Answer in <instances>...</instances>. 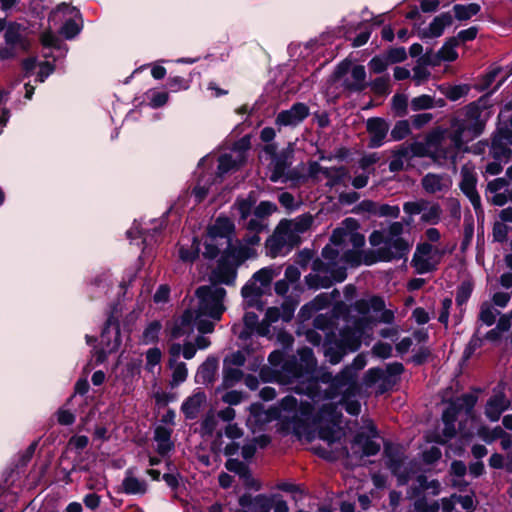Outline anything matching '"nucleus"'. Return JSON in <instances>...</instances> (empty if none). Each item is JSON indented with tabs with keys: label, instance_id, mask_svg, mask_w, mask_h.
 Instances as JSON below:
<instances>
[{
	"label": "nucleus",
	"instance_id": "nucleus-54",
	"mask_svg": "<svg viewBox=\"0 0 512 512\" xmlns=\"http://www.w3.org/2000/svg\"><path fill=\"white\" fill-rule=\"evenodd\" d=\"M429 205V201L426 199H420L417 201H408L403 204V211L410 216L418 215L424 212Z\"/></svg>",
	"mask_w": 512,
	"mask_h": 512
},
{
	"label": "nucleus",
	"instance_id": "nucleus-35",
	"mask_svg": "<svg viewBox=\"0 0 512 512\" xmlns=\"http://www.w3.org/2000/svg\"><path fill=\"white\" fill-rule=\"evenodd\" d=\"M481 10V7L477 3H469L467 5L455 4L453 6L454 16L459 21H467L472 16L477 15Z\"/></svg>",
	"mask_w": 512,
	"mask_h": 512
},
{
	"label": "nucleus",
	"instance_id": "nucleus-43",
	"mask_svg": "<svg viewBox=\"0 0 512 512\" xmlns=\"http://www.w3.org/2000/svg\"><path fill=\"white\" fill-rule=\"evenodd\" d=\"M391 107L397 117H405L408 114V97L402 93H396L391 100Z\"/></svg>",
	"mask_w": 512,
	"mask_h": 512
},
{
	"label": "nucleus",
	"instance_id": "nucleus-64",
	"mask_svg": "<svg viewBox=\"0 0 512 512\" xmlns=\"http://www.w3.org/2000/svg\"><path fill=\"white\" fill-rule=\"evenodd\" d=\"M392 350L391 344L378 341L372 347V354L380 359H388L392 356Z\"/></svg>",
	"mask_w": 512,
	"mask_h": 512
},
{
	"label": "nucleus",
	"instance_id": "nucleus-30",
	"mask_svg": "<svg viewBox=\"0 0 512 512\" xmlns=\"http://www.w3.org/2000/svg\"><path fill=\"white\" fill-rule=\"evenodd\" d=\"M437 89L450 101H457L462 97L467 96L471 87L469 84H458L453 86L448 84H441L437 87Z\"/></svg>",
	"mask_w": 512,
	"mask_h": 512
},
{
	"label": "nucleus",
	"instance_id": "nucleus-11",
	"mask_svg": "<svg viewBox=\"0 0 512 512\" xmlns=\"http://www.w3.org/2000/svg\"><path fill=\"white\" fill-rule=\"evenodd\" d=\"M368 321V318H361L355 323L356 329L345 328L340 332V339L337 341L346 351L355 352L360 348L361 334Z\"/></svg>",
	"mask_w": 512,
	"mask_h": 512
},
{
	"label": "nucleus",
	"instance_id": "nucleus-31",
	"mask_svg": "<svg viewBox=\"0 0 512 512\" xmlns=\"http://www.w3.org/2000/svg\"><path fill=\"white\" fill-rule=\"evenodd\" d=\"M341 417V413L337 410V406L333 403L322 405L318 412L313 417L315 424H320L323 421L336 423Z\"/></svg>",
	"mask_w": 512,
	"mask_h": 512
},
{
	"label": "nucleus",
	"instance_id": "nucleus-5",
	"mask_svg": "<svg viewBox=\"0 0 512 512\" xmlns=\"http://www.w3.org/2000/svg\"><path fill=\"white\" fill-rule=\"evenodd\" d=\"M352 212L355 214L368 213L373 216L396 219L400 215V208L398 205L381 204L370 199H365L358 203Z\"/></svg>",
	"mask_w": 512,
	"mask_h": 512
},
{
	"label": "nucleus",
	"instance_id": "nucleus-51",
	"mask_svg": "<svg viewBox=\"0 0 512 512\" xmlns=\"http://www.w3.org/2000/svg\"><path fill=\"white\" fill-rule=\"evenodd\" d=\"M474 234V218L471 214V212L468 210V213L465 214L464 217V231H463V239L461 246L462 248H465L466 246L470 245L473 239Z\"/></svg>",
	"mask_w": 512,
	"mask_h": 512
},
{
	"label": "nucleus",
	"instance_id": "nucleus-33",
	"mask_svg": "<svg viewBox=\"0 0 512 512\" xmlns=\"http://www.w3.org/2000/svg\"><path fill=\"white\" fill-rule=\"evenodd\" d=\"M451 125L452 127L461 128L464 134L470 135L471 139L479 137L485 129V122H473L469 120L454 119Z\"/></svg>",
	"mask_w": 512,
	"mask_h": 512
},
{
	"label": "nucleus",
	"instance_id": "nucleus-55",
	"mask_svg": "<svg viewBox=\"0 0 512 512\" xmlns=\"http://www.w3.org/2000/svg\"><path fill=\"white\" fill-rule=\"evenodd\" d=\"M191 85L190 79H185L181 76H169L167 79L166 86L171 92H178L181 90H188Z\"/></svg>",
	"mask_w": 512,
	"mask_h": 512
},
{
	"label": "nucleus",
	"instance_id": "nucleus-39",
	"mask_svg": "<svg viewBox=\"0 0 512 512\" xmlns=\"http://www.w3.org/2000/svg\"><path fill=\"white\" fill-rule=\"evenodd\" d=\"M442 176L435 173H427L421 180L422 188L429 194H435L443 190Z\"/></svg>",
	"mask_w": 512,
	"mask_h": 512
},
{
	"label": "nucleus",
	"instance_id": "nucleus-41",
	"mask_svg": "<svg viewBox=\"0 0 512 512\" xmlns=\"http://www.w3.org/2000/svg\"><path fill=\"white\" fill-rule=\"evenodd\" d=\"M305 283L309 289L317 290L319 288H330L333 285L331 277L310 273L305 276Z\"/></svg>",
	"mask_w": 512,
	"mask_h": 512
},
{
	"label": "nucleus",
	"instance_id": "nucleus-16",
	"mask_svg": "<svg viewBox=\"0 0 512 512\" xmlns=\"http://www.w3.org/2000/svg\"><path fill=\"white\" fill-rule=\"evenodd\" d=\"M453 17L450 12H443L434 17L428 28L418 32L421 39L438 38L443 35L446 27L452 25Z\"/></svg>",
	"mask_w": 512,
	"mask_h": 512
},
{
	"label": "nucleus",
	"instance_id": "nucleus-21",
	"mask_svg": "<svg viewBox=\"0 0 512 512\" xmlns=\"http://www.w3.org/2000/svg\"><path fill=\"white\" fill-rule=\"evenodd\" d=\"M351 76L353 81L349 79L343 81L342 87L344 90L361 93L368 87V83L366 82V70L363 65H355L351 70Z\"/></svg>",
	"mask_w": 512,
	"mask_h": 512
},
{
	"label": "nucleus",
	"instance_id": "nucleus-3",
	"mask_svg": "<svg viewBox=\"0 0 512 512\" xmlns=\"http://www.w3.org/2000/svg\"><path fill=\"white\" fill-rule=\"evenodd\" d=\"M362 384L351 374L350 368H344L333 375L332 383L324 391V397L328 400L341 396L343 399L354 398L360 394Z\"/></svg>",
	"mask_w": 512,
	"mask_h": 512
},
{
	"label": "nucleus",
	"instance_id": "nucleus-10",
	"mask_svg": "<svg viewBox=\"0 0 512 512\" xmlns=\"http://www.w3.org/2000/svg\"><path fill=\"white\" fill-rule=\"evenodd\" d=\"M238 267L226 261L225 258H219L216 268L210 274V282L213 285L224 284L234 286L237 278Z\"/></svg>",
	"mask_w": 512,
	"mask_h": 512
},
{
	"label": "nucleus",
	"instance_id": "nucleus-24",
	"mask_svg": "<svg viewBox=\"0 0 512 512\" xmlns=\"http://www.w3.org/2000/svg\"><path fill=\"white\" fill-rule=\"evenodd\" d=\"M257 203V194L255 191H250L246 197L238 196L232 205V209H236L239 214V222L247 220L252 214Z\"/></svg>",
	"mask_w": 512,
	"mask_h": 512
},
{
	"label": "nucleus",
	"instance_id": "nucleus-36",
	"mask_svg": "<svg viewBox=\"0 0 512 512\" xmlns=\"http://www.w3.org/2000/svg\"><path fill=\"white\" fill-rule=\"evenodd\" d=\"M474 393H465L462 394L456 401H458L461 405H463V409L467 416L472 417L474 412V407L478 401V394L483 392V389L480 387H472L471 388Z\"/></svg>",
	"mask_w": 512,
	"mask_h": 512
},
{
	"label": "nucleus",
	"instance_id": "nucleus-19",
	"mask_svg": "<svg viewBox=\"0 0 512 512\" xmlns=\"http://www.w3.org/2000/svg\"><path fill=\"white\" fill-rule=\"evenodd\" d=\"M323 352L332 365L340 363L347 353L343 346L339 344L333 333L327 334L323 342Z\"/></svg>",
	"mask_w": 512,
	"mask_h": 512
},
{
	"label": "nucleus",
	"instance_id": "nucleus-44",
	"mask_svg": "<svg viewBox=\"0 0 512 512\" xmlns=\"http://www.w3.org/2000/svg\"><path fill=\"white\" fill-rule=\"evenodd\" d=\"M442 215L441 206L438 203L432 204L422 212L421 221L426 224L436 225L440 222Z\"/></svg>",
	"mask_w": 512,
	"mask_h": 512
},
{
	"label": "nucleus",
	"instance_id": "nucleus-53",
	"mask_svg": "<svg viewBox=\"0 0 512 512\" xmlns=\"http://www.w3.org/2000/svg\"><path fill=\"white\" fill-rule=\"evenodd\" d=\"M478 434L487 443H492L497 439H501L503 436H507V432H505L500 426H496L492 430H489L486 426H482L479 429Z\"/></svg>",
	"mask_w": 512,
	"mask_h": 512
},
{
	"label": "nucleus",
	"instance_id": "nucleus-15",
	"mask_svg": "<svg viewBox=\"0 0 512 512\" xmlns=\"http://www.w3.org/2000/svg\"><path fill=\"white\" fill-rule=\"evenodd\" d=\"M273 498L275 496H267L258 494L252 497L249 493H244L238 499V503L243 508H250L251 512H270L273 507Z\"/></svg>",
	"mask_w": 512,
	"mask_h": 512
},
{
	"label": "nucleus",
	"instance_id": "nucleus-4",
	"mask_svg": "<svg viewBox=\"0 0 512 512\" xmlns=\"http://www.w3.org/2000/svg\"><path fill=\"white\" fill-rule=\"evenodd\" d=\"M116 312V307L109 311L100 335L101 344L108 349L109 353L117 352L122 343L120 321Z\"/></svg>",
	"mask_w": 512,
	"mask_h": 512
},
{
	"label": "nucleus",
	"instance_id": "nucleus-25",
	"mask_svg": "<svg viewBox=\"0 0 512 512\" xmlns=\"http://www.w3.org/2000/svg\"><path fill=\"white\" fill-rule=\"evenodd\" d=\"M384 455L386 457V466L392 474L398 469H401L406 456L396 446H393L390 442L384 444Z\"/></svg>",
	"mask_w": 512,
	"mask_h": 512
},
{
	"label": "nucleus",
	"instance_id": "nucleus-48",
	"mask_svg": "<svg viewBox=\"0 0 512 512\" xmlns=\"http://www.w3.org/2000/svg\"><path fill=\"white\" fill-rule=\"evenodd\" d=\"M146 96L149 100L148 105L153 109H158V108L164 106L168 102V99H169V94H168V92H165V91L149 90L146 93Z\"/></svg>",
	"mask_w": 512,
	"mask_h": 512
},
{
	"label": "nucleus",
	"instance_id": "nucleus-13",
	"mask_svg": "<svg viewBox=\"0 0 512 512\" xmlns=\"http://www.w3.org/2000/svg\"><path fill=\"white\" fill-rule=\"evenodd\" d=\"M294 157V144L289 143L288 146L282 149L277 156L272 160L273 169L270 175V181L278 182L285 175V171L292 165Z\"/></svg>",
	"mask_w": 512,
	"mask_h": 512
},
{
	"label": "nucleus",
	"instance_id": "nucleus-59",
	"mask_svg": "<svg viewBox=\"0 0 512 512\" xmlns=\"http://www.w3.org/2000/svg\"><path fill=\"white\" fill-rule=\"evenodd\" d=\"M501 70H502L501 67H495V68L490 69L486 74H484L481 77L480 83L477 84L475 86V88L478 91H485V90H487L492 85V83L495 81L496 77L501 72Z\"/></svg>",
	"mask_w": 512,
	"mask_h": 512
},
{
	"label": "nucleus",
	"instance_id": "nucleus-38",
	"mask_svg": "<svg viewBox=\"0 0 512 512\" xmlns=\"http://www.w3.org/2000/svg\"><path fill=\"white\" fill-rule=\"evenodd\" d=\"M461 176L462 179L459 187L465 196L478 192L476 189L477 177L473 172L463 167L461 170Z\"/></svg>",
	"mask_w": 512,
	"mask_h": 512
},
{
	"label": "nucleus",
	"instance_id": "nucleus-56",
	"mask_svg": "<svg viewBox=\"0 0 512 512\" xmlns=\"http://www.w3.org/2000/svg\"><path fill=\"white\" fill-rule=\"evenodd\" d=\"M277 210L275 203L271 201H261L253 210V214L256 218L263 219L269 217L272 213Z\"/></svg>",
	"mask_w": 512,
	"mask_h": 512
},
{
	"label": "nucleus",
	"instance_id": "nucleus-23",
	"mask_svg": "<svg viewBox=\"0 0 512 512\" xmlns=\"http://www.w3.org/2000/svg\"><path fill=\"white\" fill-rule=\"evenodd\" d=\"M505 81H506V78L501 79L491 92L481 96L478 100L473 101V102L469 103L468 105H466L464 108V111H465V119L464 120H469V121H473V122H485L484 120L481 119V114H482V110H483L484 106H481L480 103L482 101H484L485 99H487L495 91H497L504 84Z\"/></svg>",
	"mask_w": 512,
	"mask_h": 512
},
{
	"label": "nucleus",
	"instance_id": "nucleus-50",
	"mask_svg": "<svg viewBox=\"0 0 512 512\" xmlns=\"http://www.w3.org/2000/svg\"><path fill=\"white\" fill-rule=\"evenodd\" d=\"M339 291L337 289H334L331 294L328 293H320L317 296L313 298V300L310 302L313 306L315 311H320L325 308H327L332 301V296H338Z\"/></svg>",
	"mask_w": 512,
	"mask_h": 512
},
{
	"label": "nucleus",
	"instance_id": "nucleus-40",
	"mask_svg": "<svg viewBox=\"0 0 512 512\" xmlns=\"http://www.w3.org/2000/svg\"><path fill=\"white\" fill-rule=\"evenodd\" d=\"M162 329V324L159 320L150 322L142 333L143 344H156L159 341V334Z\"/></svg>",
	"mask_w": 512,
	"mask_h": 512
},
{
	"label": "nucleus",
	"instance_id": "nucleus-63",
	"mask_svg": "<svg viewBox=\"0 0 512 512\" xmlns=\"http://www.w3.org/2000/svg\"><path fill=\"white\" fill-rule=\"evenodd\" d=\"M81 31V26H79L75 20L68 19L64 22V24L61 27V34L65 37L67 40L73 39L75 36H77Z\"/></svg>",
	"mask_w": 512,
	"mask_h": 512
},
{
	"label": "nucleus",
	"instance_id": "nucleus-18",
	"mask_svg": "<svg viewBox=\"0 0 512 512\" xmlns=\"http://www.w3.org/2000/svg\"><path fill=\"white\" fill-rule=\"evenodd\" d=\"M218 365L219 363L216 357H207L206 360L198 367L195 376L196 383H200L205 386L212 385L216 380Z\"/></svg>",
	"mask_w": 512,
	"mask_h": 512
},
{
	"label": "nucleus",
	"instance_id": "nucleus-12",
	"mask_svg": "<svg viewBox=\"0 0 512 512\" xmlns=\"http://www.w3.org/2000/svg\"><path fill=\"white\" fill-rule=\"evenodd\" d=\"M26 27L16 21H10L4 33V40L6 45L11 47H18L23 52H28L30 49V41L24 35Z\"/></svg>",
	"mask_w": 512,
	"mask_h": 512
},
{
	"label": "nucleus",
	"instance_id": "nucleus-22",
	"mask_svg": "<svg viewBox=\"0 0 512 512\" xmlns=\"http://www.w3.org/2000/svg\"><path fill=\"white\" fill-rule=\"evenodd\" d=\"M121 491L127 495H144L147 492V483L133 475V469L128 468L125 471V477L122 481Z\"/></svg>",
	"mask_w": 512,
	"mask_h": 512
},
{
	"label": "nucleus",
	"instance_id": "nucleus-58",
	"mask_svg": "<svg viewBox=\"0 0 512 512\" xmlns=\"http://www.w3.org/2000/svg\"><path fill=\"white\" fill-rule=\"evenodd\" d=\"M389 63L384 55H375L368 63L369 70L375 74H381L387 70Z\"/></svg>",
	"mask_w": 512,
	"mask_h": 512
},
{
	"label": "nucleus",
	"instance_id": "nucleus-1",
	"mask_svg": "<svg viewBox=\"0 0 512 512\" xmlns=\"http://www.w3.org/2000/svg\"><path fill=\"white\" fill-rule=\"evenodd\" d=\"M368 239L371 246L379 248L381 244H384L383 247H389L394 255L407 260L411 244L402 237V226L400 223H390L387 230H374Z\"/></svg>",
	"mask_w": 512,
	"mask_h": 512
},
{
	"label": "nucleus",
	"instance_id": "nucleus-7",
	"mask_svg": "<svg viewBox=\"0 0 512 512\" xmlns=\"http://www.w3.org/2000/svg\"><path fill=\"white\" fill-rule=\"evenodd\" d=\"M389 122L382 117H371L366 121V131L369 134L368 148L376 149L385 143L389 132Z\"/></svg>",
	"mask_w": 512,
	"mask_h": 512
},
{
	"label": "nucleus",
	"instance_id": "nucleus-26",
	"mask_svg": "<svg viewBox=\"0 0 512 512\" xmlns=\"http://www.w3.org/2000/svg\"><path fill=\"white\" fill-rule=\"evenodd\" d=\"M206 401L204 391H197L192 396L187 397L182 405L181 411L187 419H194L201 405Z\"/></svg>",
	"mask_w": 512,
	"mask_h": 512
},
{
	"label": "nucleus",
	"instance_id": "nucleus-60",
	"mask_svg": "<svg viewBox=\"0 0 512 512\" xmlns=\"http://www.w3.org/2000/svg\"><path fill=\"white\" fill-rule=\"evenodd\" d=\"M173 368H174V370L172 373V381H171L170 385L172 387H175V386L179 385L180 383L186 381L187 376H188V369L184 362H180L177 364L175 363Z\"/></svg>",
	"mask_w": 512,
	"mask_h": 512
},
{
	"label": "nucleus",
	"instance_id": "nucleus-14",
	"mask_svg": "<svg viewBox=\"0 0 512 512\" xmlns=\"http://www.w3.org/2000/svg\"><path fill=\"white\" fill-rule=\"evenodd\" d=\"M225 468L229 472H233L243 479L244 485L247 489H253L255 491L261 489V484L252 477L249 466L239 459L228 458L225 462Z\"/></svg>",
	"mask_w": 512,
	"mask_h": 512
},
{
	"label": "nucleus",
	"instance_id": "nucleus-6",
	"mask_svg": "<svg viewBox=\"0 0 512 512\" xmlns=\"http://www.w3.org/2000/svg\"><path fill=\"white\" fill-rule=\"evenodd\" d=\"M235 230L234 222L225 214H220L213 224H209L206 227L203 237L211 241H215L217 238H225L228 242L233 240Z\"/></svg>",
	"mask_w": 512,
	"mask_h": 512
},
{
	"label": "nucleus",
	"instance_id": "nucleus-29",
	"mask_svg": "<svg viewBox=\"0 0 512 512\" xmlns=\"http://www.w3.org/2000/svg\"><path fill=\"white\" fill-rule=\"evenodd\" d=\"M245 163V157L239 156L238 159L233 158L231 154L225 153L219 156L218 158V174L220 176L230 172L237 171L241 168V166Z\"/></svg>",
	"mask_w": 512,
	"mask_h": 512
},
{
	"label": "nucleus",
	"instance_id": "nucleus-20",
	"mask_svg": "<svg viewBox=\"0 0 512 512\" xmlns=\"http://www.w3.org/2000/svg\"><path fill=\"white\" fill-rule=\"evenodd\" d=\"M392 253L389 247H379L376 250L362 251V263L371 266L378 262H392L394 260H401Z\"/></svg>",
	"mask_w": 512,
	"mask_h": 512
},
{
	"label": "nucleus",
	"instance_id": "nucleus-2",
	"mask_svg": "<svg viewBox=\"0 0 512 512\" xmlns=\"http://www.w3.org/2000/svg\"><path fill=\"white\" fill-rule=\"evenodd\" d=\"M226 294L227 292L223 287L199 286L195 291L199 300V314H204L219 321L226 310L224 306Z\"/></svg>",
	"mask_w": 512,
	"mask_h": 512
},
{
	"label": "nucleus",
	"instance_id": "nucleus-61",
	"mask_svg": "<svg viewBox=\"0 0 512 512\" xmlns=\"http://www.w3.org/2000/svg\"><path fill=\"white\" fill-rule=\"evenodd\" d=\"M217 421L212 413H208L201 422V437H211L216 429Z\"/></svg>",
	"mask_w": 512,
	"mask_h": 512
},
{
	"label": "nucleus",
	"instance_id": "nucleus-17",
	"mask_svg": "<svg viewBox=\"0 0 512 512\" xmlns=\"http://www.w3.org/2000/svg\"><path fill=\"white\" fill-rule=\"evenodd\" d=\"M510 401L507 400L504 392L491 396L485 406V415L491 422L500 419L501 414L509 408Z\"/></svg>",
	"mask_w": 512,
	"mask_h": 512
},
{
	"label": "nucleus",
	"instance_id": "nucleus-8",
	"mask_svg": "<svg viewBox=\"0 0 512 512\" xmlns=\"http://www.w3.org/2000/svg\"><path fill=\"white\" fill-rule=\"evenodd\" d=\"M310 114L307 104L296 102L290 109L280 111L275 119L278 126H297L302 123Z\"/></svg>",
	"mask_w": 512,
	"mask_h": 512
},
{
	"label": "nucleus",
	"instance_id": "nucleus-57",
	"mask_svg": "<svg viewBox=\"0 0 512 512\" xmlns=\"http://www.w3.org/2000/svg\"><path fill=\"white\" fill-rule=\"evenodd\" d=\"M384 370L380 367L369 368L363 376V384L367 387H372L381 380L384 376Z\"/></svg>",
	"mask_w": 512,
	"mask_h": 512
},
{
	"label": "nucleus",
	"instance_id": "nucleus-47",
	"mask_svg": "<svg viewBox=\"0 0 512 512\" xmlns=\"http://www.w3.org/2000/svg\"><path fill=\"white\" fill-rule=\"evenodd\" d=\"M411 129L408 120H399L391 130L390 136L393 141H400L410 135Z\"/></svg>",
	"mask_w": 512,
	"mask_h": 512
},
{
	"label": "nucleus",
	"instance_id": "nucleus-32",
	"mask_svg": "<svg viewBox=\"0 0 512 512\" xmlns=\"http://www.w3.org/2000/svg\"><path fill=\"white\" fill-rule=\"evenodd\" d=\"M244 373L238 368L227 367L223 368V380L220 386L216 388V393L233 387L236 383L242 380Z\"/></svg>",
	"mask_w": 512,
	"mask_h": 512
},
{
	"label": "nucleus",
	"instance_id": "nucleus-45",
	"mask_svg": "<svg viewBox=\"0 0 512 512\" xmlns=\"http://www.w3.org/2000/svg\"><path fill=\"white\" fill-rule=\"evenodd\" d=\"M473 292V284L469 281H463L457 288L455 302L458 307L466 304Z\"/></svg>",
	"mask_w": 512,
	"mask_h": 512
},
{
	"label": "nucleus",
	"instance_id": "nucleus-34",
	"mask_svg": "<svg viewBox=\"0 0 512 512\" xmlns=\"http://www.w3.org/2000/svg\"><path fill=\"white\" fill-rule=\"evenodd\" d=\"M491 156L496 161L504 160L506 163L512 159V150L500 139L492 137L491 139Z\"/></svg>",
	"mask_w": 512,
	"mask_h": 512
},
{
	"label": "nucleus",
	"instance_id": "nucleus-42",
	"mask_svg": "<svg viewBox=\"0 0 512 512\" xmlns=\"http://www.w3.org/2000/svg\"><path fill=\"white\" fill-rule=\"evenodd\" d=\"M411 265L415 268L417 274H426L437 270V264L432 263L428 258L414 254Z\"/></svg>",
	"mask_w": 512,
	"mask_h": 512
},
{
	"label": "nucleus",
	"instance_id": "nucleus-46",
	"mask_svg": "<svg viewBox=\"0 0 512 512\" xmlns=\"http://www.w3.org/2000/svg\"><path fill=\"white\" fill-rule=\"evenodd\" d=\"M390 78L389 75L375 78L372 82L368 83L374 94L383 96L390 92Z\"/></svg>",
	"mask_w": 512,
	"mask_h": 512
},
{
	"label": "nucleus",
	"instance_id": "nucleus-37",
	"mask_svg": "<svg viewBox=\"0 0 512 512\" xmlns=\"http://www.w3.org/2000/svg\"><path fill=\"white\" fill-rule=\"evenodd\" d=\"M297 354L299 356V362L303 364L304 372L311 374L316 370L317 360L312 348L304 346L298 349Z\"/></svg>",
	"mask_w": 512,
	"mask_h": 512
},
{
	"label": "nucleus",
	"instance_id": "nucleus-52",
	"mask_svg": "<svg viewBox=\"0 0 512 512\" xmlns=\"http://www.w3.org/2000/svg\"><path fill=\"white\" fill-rule=\"evenodd\" d=\"M384 55L389 65L402 63L407 59V52L405 47H389L384 52Z\"/></svg>",
	"mask_w": 512,
	"mask_h": 512
},
{
	"label": "nucleus",
	"instance_id": "nucleus-49",
	"mask_svg": "<svg viewBox=\"0 0 512 512\" xmlns=\"http://www.w3.org/2000/svg\"><path fill=\"white\" fill-rule=\"evenodd\" d=\"M410 107L413 111L432 109L434 107V97L427 94L414 97L410 102Z\"/></svg>",
	"mask_w": 512,
	"mask_h": 512
},
{
	"label": "nucleus",
	"instance_id": "nucleus-62",
	"mask_svg": "<svg viewBox=\"0 0 512 512\" xmlns=\"http://www.w3.org/2000/svg\"><path fill=\"white\" fill-rule=\"evenodd\" d=\"M274 277L273 270L270 267H264L256 271L252 279L254 282H259L261 286L267 287L271 284Z\"/></svg>",
	"mask_w": 512,
	"mask_h": 512
},
{
	"label": "nucleus",
	"instance_id": "nucleus-27",
	"mask_svg": "<svg viewBox=\"0 0 512 512\" xmlns=\"http://www.w3.org/2000/svg\"><path fill=\"white\" fill-rule=\"evenodd\" d=\"M463 410V405H461L458 401L451 400L448 406L444 409L442 413V421L446 426V431H448L449 426L452 427V433H447L446 436L454 437L456 434V430L454 427L455 422L457 421L458 415Z\"/></svg>",
	"mask_w": 512,
	"mask_h": 512
},
{
	"label": "nucleus",
	"instance_id": "nucleus-9",
	"mask_svg": "<svg viewBox=\"0 0 512 512\" xmlns=\"http://www.w3.org/2000/svg\"><path fill=\"white\" fill-rule=\"evenodd\" d=\"M233 244L232 240L227 242L226 248L222 251L220 258H225L236 267H240L246 260L253 258L257 255L253 247L243 245L240 240Z\"/></svg>",
	"mask_w": 512,
	"mask_h": 512
},
{
	"label": "nucleus",
	"instance_id": "nucleus-28",
	"mask_svg": "<svg viewBox=\"0 0 512 512\" xmlns=\"http://www.w3.org/2000/svg\"><path fill=\"white\" fill-rule=\"evenodd\" d=\"M353 444L361 446L363 456H375L380 451V444L372 440L365 432H358L353 438Z\"/></svg>",
	"mask_w": 512,
	"mask_h": 512
}]
</instances>
